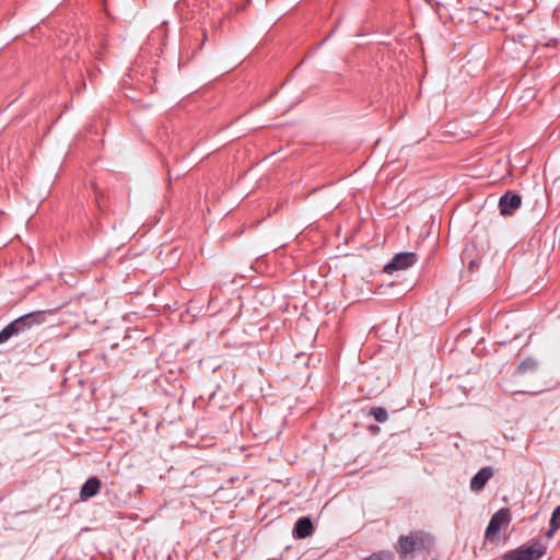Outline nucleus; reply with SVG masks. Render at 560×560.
Returning <instances> with one entry per match:
<instances>
[{"mask_svg": "<svg viewBox=\"0 0 560 560\" xmlns=\"http://www.w3.org/2000/svg\"><path fill=\"white\" fill-rule=\"evenodd\" d=\"M47 314H52V311H34L15 318L0 331V345L7 342L12 337L25 334L34 326L44 324Z\"/></svg>", "mask_w": 560, "mask_h": 560, "instance_id": "1", "label": "nucleus"}, {"mask_svg": "<svg viewBox=\"0 0 560 560\" xmlns=\"http://www.w3.org/2000/svg\"><path fill=\"white\" fill-rule=\"evenodd\" d=\"M398 544L399 557L405 559L410 553L429 549L432 544V537L422 530H415L409 535H401Z\"/></svg>", "mask_w": 560, "mask_h": 560, "instance_id": "2", "label": "nucleus"}, {"mask_svg": "<svg viewBox=\"0 0 560 560\" xmlns=\"http://www.w3.org/2000/svg\"><path fill=\"white\" fill-rule=\"evenodd\" d=\"M546 547L539 541H530L504 553L508 560H539L546 553Z\"/></svg>", "mask_w": 560, "mask_h": 560, "instance_id": "3", "label": "nucleus"}, {"mask_svg": "<svg viewBox=\"0 0 560 560\" xmlns=\"http://www.w3.org/2000/svg\"><path fill=\"white\" fill-rule=\"evenodd\" d=\"M511 522V512L506 508L498 510L490 518V522L486 528V539L491 542L498 541V534L503 526H508Z\"/></svg>", "mask_w": 560, "mask_h": 560, "instance_id": "4", "label": "nucleus"}, {"mask_svg": "<svg viewBox=\"0 0 560 560\" xmlns=\"http://www.w3.org/2000/svg\"><path fill=\"white\" fill-rule=\"evenodd\" d=\"M522 205V197L517 192L506 191L499 199V209L501 214L511 215L513 214Z\"/></svg>", "mask_w": 560, "mask_h": 560, "instance_id": "5", "label": "nucleus"}, {"mask_svg": "<svg viewBox=\"0 0 560 560\" xmlns=\"http://www.w3.org/2000/svg\"><path fill=\"white\" fill-rule=\"evenodd\" d=\"M418 261L417 254L411 252H401L396 254L390 262L385 266V270H405Z\"/></svg>", "mask_w": 560, "mask_h": 560, "instance_id": "6", "label": "nucleus"}, {"mask_svg": "<svg viewBox=\"0 0 560 560\" xmlns=\"http://www.w3.org/2000/svg\"><path fill=\"white\" fill-rule=\"evenodd\" d=\"M493 476V468L491 466L482 467L470 480V489L474 492L481 491L487 482Z\"/></svg>", "mask_w": 560, "mask_h": 560, "instance_id": "7", "label": "nucleus"}, {"mask_svg": "<svg viewBox=\"0 0 560 560\" xmlns=\"http://www.w3.org/2000/svg\"><path fill=\"white\" fill-rule=\"evenodd\" d=\"M314 532V526L310 517L299 518L293 527V536L299 539L310 537Z\"/></svg>", "mask_w": 560, "mask_h": 560, "instance_id": "8", "label": "nucleus"}, {"mask_svg": "<svg viewBox=\"0 0 560 560\" xmlns=\"http://www.w3.org/2000/svg\"><path fill=\"white\" fill-rule=\"evenodd\" d=\"M101 489V481L97 477L89 478L80 490V499L86 501L98 493Z\"/></svg>", "mask_w": 560, "mask_h": 560, "instance_id": "9", "label": "nucleus"}, {"mask_svg": "<svg viewBox=\"0 0 560 560\" xmlns=\"http://www.w3.org/2000/svg\"><path fill=\"white\" fill-rule=\"evenodd\" d=\"M537 368L538 362L533 358H527L518 364L516 373L523 375L528 372H535Z\"/></svg>", "mask_w": 560, "mask_h": 560, "instance_id": "10", "label": "nucleus"}, {"mask_svg": "<svg viewBox=\"0 0 560 560\" xmlns=\"http://www.w3.org/2000/svg\"><path fill=\"white\" fill-rule=\"evenodd\" d=\"M369 415L381 423L385 422L388 419V413L386 409L383 407H372Z\"/></svg>", "mask_w": 560, "mask_h": 560, "instance_id": "11", "label": "nucleus"}, {"mask_svg": "<svg viewBox=\"0 0 560 560\" xmlns=\"http://www.w3.org/2000/svg\"><path fill=\"white\" fill-rule=\"evenodd\" d=\"M393 555L389 551H378L364 558V560H392Z\"/></svg>", "mask_w": 560, "mask_h": 560, "instance_id": "12", "label": "nucleus"}, {"mask_svg": "<svg viewBox=\"0 0 560 560\" xmlns=\"http://www.w3.org/2000/svg\"><path fill=\"white\" fill-rule=\"evenodd\" d=\"M550 523H552L553 529L560 528V505L553 510V512L551 514Z\"/></svg>", "mask_w": 560, "mask_h": 560, "instance_id": "13", "label": "nucleus"}, {"mask_svg": "<svg viewBox=\"0 0 560 560\" xmlns=\"http://www.w3.org/2000/svg\"><path fill=\"white\" fill-rule=\"evenodd\" d=\"M549 525H550V527H549L548 532L546 533V536H547L548 538L552 537V536H553V534H555V532L557 530V529H553V527H552V523H549Z\"/></svg>", "mask_w": 560, "mask_h": 560, "instance_id": "14", "label": "nucleus"}, {"mask_svg": "<svg viewBox=\"0 0 560 560\" xmlns=\"http://www.w3.org/2000/svg\"><path fill=\"white\" fill-rule=\"evenodd\" d=\"M502 560H508L504 556L502 557Z\"/></svg>", "mask_w": 560, "mask_h": 560, "instance_id": "15", "label": "nucleus"}]
</instances>
